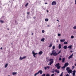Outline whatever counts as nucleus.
<instances>
[{
	"mask_svg": "<svg viewBox=\"0 0 76 76\" xmlns=\"http://www.w3.org/2000/svg\"><path fill=\"white\" fill-rule=\"evenodd\" d=\"M53 55L54 56H56L58 55V54L56 53V51L53 50L52 51V53L50 54V55L53 56Z\"/></svg>",
	"mask_w": 76,
	"mask_h": 76,
	"instance_id": "f257e3e1",
	"label": "nucleus"
},
{
	"mask_svg": "<svg viewBox=\"0 0 76 76\" xmlns=\"http://www.w3.org/2000/svg\"><path fill=\"white\" fill-rule=\"evenodd\" d=\"M66 70L68 73L70 74L72 73V69H70V68L69 67H67Z\"/></svg>",
	"mask_w": 76,
	"mask_h": 76,
	"instance_id": "f03ea898",
	"label": "nucleus"
},
{
	"mask_svg": "<svg viewBox=\"0 0 76 76\" xmlns=\"http://www.w3.org/2000/svg\"><path fill=\"white\" fill-rule=\"evenodd\" d=\"M32 53L33 54V56H34V57H36L35 55H36V54H38V53H35V52H34V51H32Z\"/></svg>",
	"mask_w": 76,
	"mask_h": 76,
	"instance_id": "7ed1b4c3",
	"label": "nucleus"
},
{
	"mask_svg": "<svg viewBox=\"0 0 76 76\" xmlns=\"http://www.w3.org/2000/svg\"><path fill=\"white\" fill-rule=\"evenodd\" d=\"M57 4V2L55 1H53L52 3V5H56Z\"/></svg>",
	"mask_w": 76,
	"mask_h": 76,
	"instance_id": "20e7f679",
	"label": "nucleus"
},
{
	"mask_svg": "<svg viewBox=\"0 0 76 76\" xmlns=\"http://www.w3.org/2000/svg\"><path fill=\"white\" fill-rule=\"evenodd\" d=\"M42 71L41 70H40L38 72V73L39 74L40 73V75H42Z\"/></svg>",
	"mask_w": 76,
	"mask_h": 76,
	"instance_id": "39448f33",
	"label": "nucleus"
},
{
	"mask_svg": "<svg viewBox=\"0 0 76 76\" xmlns=\"http://www.w3.org/2000/svg\"><path fill=\"white\" fill-rule=\"evenodd\" d=\"M55 72H56L57 73H60V71L59 70H57V69H56L55 70Z\"/></svg>",
	"mask_w": 76,
	"mask_h": 76,
	"instance_id": "423d86ee",
	"label": "nucleus"
},
{
	"mask_svg": "<svg viewBox=\"0 0 76 76\" xmlns=\"http://www.w3.org/2000/svg\"><path fill=\"white\" fill-rule=\"evenodd\" d=\"M73 53H72L71 55H70L68 57V59H70V58H72L73 57Z\"/></svg>",
	"mask_w": 76,
	"mask_h": 76,
	"instance_id": "0eeeda50",
	"label": "nucleus"
},
{
	"mask_svg": "<svg viewBox=\"0 0 76 76\" xmlns=\"http://www.w3.org/2000/svg\"><path fill=\"white\" fill-rule=\"evenodd\" d=\"M50 66H47L46 67H44V69L45 70H47V69H50Z\"/></svg>",
	"mask_w": 76,
	"mask_h": 76,
	"instance_id": "6e6552de",
	"label": "nucleus"
},
{
	"mask_svg": "<svg viewBox=\"0 0 76 76\" xmlns=\"http://www.w3.org/2000/svg\"><path fill=\"white\" fill-rule=\"evenodd\" d=\"M26 56H24L23 57V58L21 57H20V59L21 60H23V59H24V58H26Z\"/></svg>",
	"mask_w": 76,
	"mask_h": 76,
	"instance_id": "1a4fd4ad",
	"label": "nucleus"
},
{
	"mask_svg": "<svg viewBox=\"0 0 76 76\" xmlns=\"http://www.w3.org/2000/svg\"><path fill=\"white\" fill-rule=\"evenodd\" d=\"M72 75H75V72H76V70H74L72 71Z\"/></svg>",
	"mask_w": 76,
	"mask_h": 76,
	"instance_id": "9d476101",
	"label": "nucleus"
},
{
	"mask_svg": "<svg viewBox=\"0 0 76 76\" xmlns=\"http://www.w3.org/2000/svg\"><path fill=\"white\" fill-rule=\"evenodd\" d=\"M63 48L65 50H66L67 49V45L64 46Z\"/></svg>",
	"mask_w": 76,
	"mask_h": 76,
	"instance_id": "9b49d317",
	"label": "nucleus"
},
{
	"mask_svg": "<svg viewBox=\"0 0 76 76\" xmlns=\"http://www.w3.org/2000/svg\"><path fill=\"white\" fill-rule=\"evenodd\" d=\"M60 66V63H58L56 64L55 65V67H58V66Z\"/></svg>",
	"mask_w": 76,
	"mask_h": 76,
	"instance_id": "f8f14e48",
	"label": "nucleus"
},
{
	"mask_svg": "<svg viewBox=\"0 0 76 76\" xmlns=\"http://www.w3.org/2000/svg\"><path fill=\"white\" fill-rule=\"evenodd\" d=\"M64 61H65V58H63L62 59V63H64Z\"/></svg>",
	"mask_w": 76,
	"mask_h": 76,
	"instance_id": "ddd939ff",
	"label": "nucleus"
},
{
	"mask_svg": "<svg viewBox=\"0 0 76 76\" xmlns=\"http://www.w3.org/2000/svg\"><path fill=\"white\" fill-rule=\"evenodd\" d=\"M69 66V63H65L64 64V66L66 67V66Z\"/></svg>",
	"mask_w": 76,
	"mask_h": 76,
	"instance_id": "4468645a",
	"label": "nucleus"
},
{
	"mask_svg": "<svg viewBox=\"0 0 76 76\" xmlns=\"http://www.w3.org/2000/svg\"><path fill=\"white\" fill-rule=\"evenodd\" d=\"M43 53V52H42V51H40L39 53V55H41Z\"/></svg>",
	"mask_w": 76,
	"mask_h": 76,
	"instance_id": "2eb2a0df",
	"label": "nucleus"
},
{
	"mask_svg": "<svg viewBox=\"0 0 76 76\" xmlns=\"http://www.w3.org/2000/svg\"><path fill=\"white\" fill-rule=\"evenodd\" d=\"M72 45H71L70 46H68V48H69L70 49H72Z\"/></svg>",
	"mask_w": 76,
	"mask_h": 76,
	"instance_id": "dca6fc26",
	"label": "nucleus"
},
{
	"mask_svg": "<svg viewBox=\"0 0 76 76\" xmlns=\"http://www.w3.org/2000/svg\"><path fill=\"white\" fill-rule=\"evenodd\" d=\"M58 48L59 49H61V44H60L59 45Z\"/></svg>",
	"mask_w": 76,
	"mask_h": 76,
	"instance_id": "f3484780",
	"label": "nucleus"
},
{
	"mask_svg": "<svg viewBox=\"0 0 76 76\" xmlns=\"http://www.w3.org/2000/svg\"><path fill=\"white\" fill-rule=\"evenodd\" d=\"M53 61H50V65H51L52 64H53Z\"/></svg>",
	"mask_w": 76,
	"mask_h": 76,
	"instance_id": "a211bd4d",
	"label": "nucleus"
},
{
	"mask_svg": "<svg viewBox=\"0 0 76 76\" xmlns=\"http://www.w3.org/2000/svg\"><path fill=\"white\" fill-rule=\"evenodd\" d=\"M54 72H55V70H54V69H53L52 70V72L53 73H54Z\"/></svg>",
	"mask_w": 76,
	"mask_h": 76,
	"instance_id": "6ab92c4d",
	"label": "nucleus"
},
{
	"mask_svg": "<svg viewBox=\"0 0 76 76\" xmlns=\"http://www.w3.org/2000/svg\"><path fill=\"white\" fill-rule=\"evenodd\" d=\"M17 74V72H13L12 73V75H16Z\"/></svg>",
	"mask_w": 76,
	"mask_h": 76,
	"instance_id": "aec40b11",
	"label": "nucleus"
},
{
	"mask_svg": "<svg viewBox=\"0 0 76 76\" xmlns=\"http://www.w3.org/2000/svg\"><path fill=\"white\" fill-rule=\"evenodd\" d=\"M60 41L61 42H64V41H65V39H61Z\"/></svg>",
	"mask_w": 76,
	"mask_h": 76,
	"instance_id": "412c9836",
	"label": "nucleus"
},
{
	"mask_svg": "<svg viewBox=\"0 0 76 76\" xmlns=\"http://www.w3.org/2000/svg\"><path fill=\"white\" fill-rule=\"evenodd\" d=\"M61 68V66H59L57 67V69H60Z\"/></svg>",
	"mask_w": 76,
	"mask_h": 76,
	"instance_id": "4be33fe9",
	"label": "nucleus"
},
{
	"mask_svg": "<svg viewBox=\"0 0 76 76\" xmlns=\"http://www.w3.org/2000/svg\"><path fill=\"white\" fill-rule=\"evenodd\" d=\"M45 40V39L44 38H43L41 39V41H42V42H44Z\"/></svg>",
	"mask_w": 76,
	"mask_h": 76,
	"instance_id": "5701e85b",
	"label": "nucleus"
},
{
	"mask_svg": "<svg viewBox=\"0 0 76 76\" xmlns=\"http://www.w3.org/2000/svg\"><path fill=\"white\" fill-rule=\"evenodd\" d=\"M49 47H52V42H51V43H50V45H49Z\"/></svg>",
	"mask_w": 76,
	"mask_h": 76,
	"instance_id": "b1692460",
	"label": "nucleus"
},
{
	"mask_svg": "<svg viewBox=\"0 0 76 76\" xmlns=\"http://www.w3.org/2000/svg\"><path fill=\"white\" fill-rule=\"evenodd\" d=\"M53 59H50L49 61H53Z\"/></svg>",
	"mask_w": 76,
	"mask_h": 76,
	"instance_id": "393cba45",
	"label": "nucleus"
},
{
	"mask_svg": "<svg viewBox=\"0 0 76 76\" xmlns=\"http://www.w3.org/2000/svg\"><path fill=\"white\" fill-rule=\"evenodd\" d=\"M8 65V64H6L5 65V67L6 68V67H7V66Z\"/></svg>",
	"mask_w": 76,
	"mask_h": 76,
	"instance_id": "a878e982",
	"label": "nucleus"
},
{
	"mask_svg": "<svg viewBox=\"0 0 76 76\" xmlns=\"http://www.w3.org/2000/svg\"><path fill=\"white\" fill-rule=\"evenodd\" d=\"M38 74H39L38 72L37 73H35L34 75V76H37V75H38Z\"/></svg>",
	"mask_w": 76,
	"mask_h": 76,
	"instance_id": "bb28decb",
	"label": "nucleus"
},
{
	"mask_svg": "<svg viewBox=\"0 0 76 76\" xmlns=\"http://www.w3.org/2000/svg\"><path fill=\"white\" fill-rule=\"evenodd\" d=\"M45 21L46 22H47L48 21V18H46L45 19Z\"/></svg>",
	"mask_w": 76,
	"mask_h": 76,
	"instance_id": "cd10ccee",
	"label": "nucleus"
},
{
	"mask_svg": "<svg viewBox=\"0 0 76 76\" xmlns=\"http://www.w3.org/2000/svg\"><path fill=\"white\" fill-rule=\"evenodd\" d=\"M71 38H72V39H73V38H74V36H71Z\"/></svg>",
	"mask_w": 76,
	"mask_h": 76,
	"instance_id": "c85d7f7f",
	"label": "nucleus"
},
{
	"mask_svg": "<svg viewBox=\"0 0 76 76\" xmlns=\"http://www.w3.org/2000/svg\"><path fill=\"white\" fill-rule=\"evenodd\" d=\"M0 22L2 23H4V21H3L2 20H0Z\"/></svg>",
	"mask_w": 76,
	"mask_h": 76,
	"instance_id": "c756f323",
	"label": "nucleus"
},
{
	"mask_svg": "<svg viewBox=\"0 0 76 76\" xmlns=\"http://www.w3.org/2000/svg\"><path fill=\"white\" fill-rule=\"evenodd\" d=\"M63 72H62L59 76H63Z\"/></svg>",
	"mask_w": 76,
	"mask_h": 76,
	"instance_id": "7c9ffc66",
	"label": "nucleus"
},
{
	"mask_svg": "<svg viewBox=\"0 0 76 76\" xmlns=\"http://www.w3.org/2000/svg\"><path fill=\"white\" fill-rule=\"evenodd\" d=\"M28 3H27L25 5V7H27L28 5Z\"/></svg>",
	"mask_w": 76,
	"mask_h": 76,
	"instance_id": "2f4dec72",
	"label": "nucleus"
},
{
	"mask_svg": "<svg viewBox=\"0 0 76 76\" xmlns=\"http://www.w3.org/2000/svg\"><path fill=\"white\" fill-rule=\"evenodd\" d=\"M53 50H54L55 49V46H53L52 47Z\"/></svg>",
	"mask_w": 76,
	"mask_h": 76,
	"instance_id": "473e14b6",
	"label": "nucleus"
},
{
	"mask_svg": "<svg viewBox=\"0 0 76 76\" xmlns=\"http://www.w3.org/2000/svg\"><path fill=\"white\" fill-rule=\"evenodd\" d=\"M73 29H76V26H74L73 27Z\"/></svg>",
	"mask_w": 76,
	"mask_h": 76,
	"instance_id": "72a5a7b5",
	"label": "nucleus"
},
{
	"mask_svg": "<svg viewBox=\"0 0 76 76\" xmlns=\"http://www.w3.org/2000/svg\"><path fill=\"white\" fill-rule=\"evenodd\" d=\"M61 50H60V51H59L58 52V54H60V53H61Z\"/></svg>",
	"mask_w": 76,
	"mask_h": 76,
	"instance_id": "f704fd0d",
	"label": "nucleus"
},
{
	"mask_svg": "<svg viewBox=\"0 0 76 76\" xmlns=\"http://www.w3.org/2000/svg\"><path fill=\"white\" fill-rule=\"evenodd\" d=\"M62 69H65V68H66V66H65L64 65V66L62 67Z\"/></svg>",
	"mask_w": 76,
	"mask_h": 76,
	"instance_id": "c9c22d12",
	"label": "nucleus"
},
{
	"mask_svg": "<svg viewBox=\"0 0 76 76\" xmlns=\"http://www.w3.org/2000/svg\"><path fill=\"white\" fill-rule=\"evenodd\" d=\"M64 44H67V42H64Z\"/></svg>",
	"mask_w": 76,
	"mask_h": 76,
	"instance_id": "e433bc0d",
	"label": "nucleus"
},
{
	"mask_svg": "<svg viewBox=\"0 0 76 76\" xmlns=\"http://www.w3.org/2000/svg\"><path fill=\"white\" fill-rule=\"evenodd\" d=\"M59 61H61V58H59Z\"/></svg>",
	"mask_w": 76,
	"mask_h": 76,
	"instance_id": "4c0bfd02",
	"label": "nucleus"
},
{
	"mask_svg": "<svg viewBox=\"0 0 76 76\" xmlns=\"http://www.w3.org/2000/svg\"><path fill=\"white\" fill-rule=\"evenodd\" d=\"M58 37H60V36H61V34H58Z\"/></svg>",
	"mask_w": 76,
	"mask_h": 76,
	"instance_id": "58836bf2",
	"label": "nucleus"
},
{
	"mask_svg": "<svg viewBox=\"0 0 76 76\" xmlns=\"http://www.w3.org/2000/svg\"><path fill=\"white\" fill-rule=\"evenodd\" d=\"M74 68H75V66H72V69H74Z\"/></svg>",
	"mask_w": 76,
	"mask_h": 76,
	"instance_id": "ea45409f",
	"label": "nucleus"
},
{
	"mask_svg": "<svg viewBox=\"0 0 76 76\" xmlns=\"http://www.w3.org/2000/svg\"><path fill=\"white\" fill-rule=\"evenodd\" d=\"M45 32V31H44V30H42V33H44Z\"/></svg>",
	"mask_w": 76,
	"mask_h": 76,
	"instance_id": "a19ab883",
	"label": "nucleus"
},
{
	"mask_svg": "<svg viewBox=\"0 0 76 76\" xmlns=\"http://www.w3.org/2000/svg\"><path fill=\"white\" fill-rule=\"evenodd\" d=\"M54 76V74H52L51 75V76Z\"/></svg>",
	"mask_w": 76,
	"mask_h": 76,
	"instance_id": "79ce46f5",
	"label": "nucleus"
},
{
	"mask_svg": "<svg viewBox=\"0 0 76 76\" xmlns=\"http://www.w3.org/2000/svg\"><path fill=\"white\" fill-rule=\"evenodd\" d=\"M29 13H30V12H27V15H29Z\"/></svg>",
	"mask_w": 76,
	"mask_h": 76,
	"instance_id": "37998d69",
	"label": "nucleus"
},
{
	"mask_svg": "<svg viewBox=\"0 0 76 76\" xmlns=\"http://www.w3.org/2000/svg\"><path fill=\"white\" fill-rule=\"evenodd\" d=\"M66 76H69V75L68 74H67V75H66Z\"/></svg>",
	"mask_w": 76,
	"mask_h": 76,
	"instance_id": "c03bdc74",
	"label": "nucleus"
},
{
	"mask_svg": "<svg viewBox=\"0 0 76 76\" xmlns=\"http://www.w3.org/2000/svg\"><path fill=\"white\" fill-rule=\"evenodd\" d=\"M75 4H76V0H75Z\"/></svg>",
	"mask_w": 76,
	"mask_h": 76,
	"instance_id": "a18cd8bd",
	"label": "nucleus"
},
{
	"mask_svg": "<svg viewBox=\"0 0 76 76\" xmlns=\"http://www.w3.org/2000/svg\"><path fill=\"white\" fill-rule=\"evenodd\" d=\"M45 4H47V3L46 2L45 3Z\"/></svg>",
	"mask_w": 76,
	"mask_h": 76,
	"instance_id": "49530a36",
	"label": "nucleus"
},
{
	"mask_svg": "<svg viewBox=\"0 0 76 76\" xmlns=\"http://www.w3.org/2000/svg\"><path fill=\"white\" fill-rule=\"evenodd\" d=\"M31 35H34V33H32L31 34Z\"/></svg>",
	"mask_w": 76,
	"mask_h": 76,
	"instance_id": "de8ad7c7",
	"label": "nucleus"
},
{
	"mask_svg": "<svg viewBox=\"0 0 76 76\" xmlns=\"http://www.w3.org/2000/svg\"><path fill=\"white\" fill-rule=\"evenodd\" d=\"M1 50H2V47H1Z\"/></svg>",
	"mask_w": 76,
	"mask_h": 76,
	"instance_id": "09e8293b",
	"label": "nucleus"
},
{
	"mask_svg": "<svg viewBox=\"0 0 76 76\" xmlns=\"http://www.w3.org/2000/svg\"><path fill=\"white\" fill-rule=\"evenodd\" d=\"M47 12H48V10H47Z\"/></svg>",
	"mask_w": 76,
	"mask_h": 76,
	"instance_id": "8fccbe9b",
	"label": "nucleus"
},
{
	"mask_svg": "<svg viewBox=\"0 0 76 76\" xmlns=\"http://www.w3.org/2000/svg\"><path fill=\"white\" fill-rule=\"evenodd\" d=\"M35 18H36L35 17H34V19H35Z\"/></svg>",
	"mask_w": 76,
	"mask_h": 76,
	"instance_id": "3c124183",
	"label": "nucleus"
},
{
	"mask_svg": "<svg viewBox=\"0 0 76 76\" xmlns=\"http://www.w3.org/2000/svg\"><path fill=\"white\" fill-rule=\"evenodd\" d=\"M11 44H12V45H13V43H11Z\"/></svg>",
	"mask_w": 76,
	"mask_h": 76,
	"instance_id": "603ef678",
	"label": "nucleus"
},
{
	"mask_svg": "<svg viewBox=\"0 0 76 76\" xmlns=\"http://www.w3.org/2000/svg\"><path fill=\"white\" fill-rule=\"evenodd\" d=\"M7 29H8V30H9V29L7 28Z\"/></svg>",
	"mask_w": 76,
	"mask_h": 76,
	"instance_id": "864d4df0",
	"label": "nucleus"
},
{
	"mask_svg": "<svg viewBox=\"0 0 76 76\" xmlns=\"http://www.w3.org/2000/svg\"><path fill=\"white\" fill-rule=\"evenodd\" d=\"M58 20H57V21H58Z\"/></svg>",
	"mask_w": 76,
	"mask_h": 76,
	"instance_id": "5fc2aeb1",
	"label": "nucleus"
},
{
	"mask_svg": "<svg viewBox=\"0 0 76 76\" xmlns=\"http://www.w3.org/2000/svg\"><path fill=\"white\" fill-rule=\"evenodd\" d=\"M57 42H58V40H57Z\"/></svg>",
	"mask_w": 76,
	"mask_h": 76,
	"instance_id": "6e6d98bb",
	"label": "nucleus"
},
{
	"mask_svg": "<svg viewBox=\"0 0 76 76\" xmlns=\"http://www.w3.org/2000/svg\"><path fill=\"white\" fill-rule=\"evenodd\" d=\"M60 57H61V56H60Z\"/></svg>",
	"mask_w": 76,
	"mask_h": 76,
	"instance_id": "4d7b16f0",
	"label": "nucleus"
},
{
	"mask_svg": "<svg viewBox=\"0 0 76 76\" xmlns=\"http://www.w3.org/2000/svg\"><path fill=\"white\" fill-rule=\"evenodd\" d=\"M59 26V27L60 26Z\"/></svg>",
	"mask_w": 76,
	"mask_h": 76,
	"instance_id": "13d9d810",
	"label": "nucleus"
},
{
	"mask_svg": "<svg viewBox=\"0 0 76 76\" xmlns=\"http://www.w3.org/2000/svg\"><path fill=\"white\" fill-rule=\"evenodd\" d=\"M48 65H49V64H48Z\"/></svg>",
	"mask_w": 76,
	"mask_h": 76,
	"instance_id": "bf43d9fd",
	"label": "nucleus"
}]
</instances>
